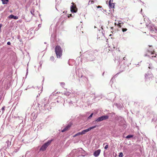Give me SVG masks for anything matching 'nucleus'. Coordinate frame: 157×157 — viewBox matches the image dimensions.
<instances>
[{
  "mask_svg": "<svg viewBox=\"0 0 157 157\" xmlns=\"http://www.w3.org/2000/svg\"><path fill=\"white\" fill-rule=\"evenodd\" d=\"M55 52L57 58H60L62 55L63 51L61 47L59 45L55 47Z\"/></svg>",
  "mask_w": 157,
  "mask_h": 157,
  "instance_id": "nucleus-1",
  "label": "nucleus"
},
{
  "mask_svg": "<svg viewBox=\"0 0 157 157\" xmlns=\"http://www.w3.org/2000/svg\"><path fill=\"white\" fill-rule=\"evenodd\" d=\"M108 118L109 116L106 115L99 117L95 121L97 122H99L102 121L104 120L107 119H108Z\"/></svg>",
  "mask_w": 157,
  "mask_h": 157,
  "instance_id": "nucleus-2",
  "label": "nucleus"
},
{
  "mask_svg": "<svg viewBox=\"0 0 157 157\" xmlns=\"http://www.w3.org/2000/svg\"><path fill=\"white\" fill-rule=\"evenodd\" d=\"M51 143V141H48L45 143L41 147L40 150L42 151H44L46 150L48 146Z\"/></svg>",
  "mask_w": 157,
  "mask_h": 157,
  "instance_id": "nucleus-3",
  "label": "nucleus"
},
{
  "mask_svg": "<svg viewBox=\"0 0 157 157\" xmlns=\"http://www.w3.org/2000/svg\"><path fill=\"white\" fill-rule=\"evenodd\" d=\"M96 126V125H95L94 126L90 127L87 129L83 130L82 132H80L81 133V135L84 134L86 132H87L90 131L91 130L95 128Z\"/></svg>",
  "mask_w": 157,
  "mask_h": 157,
  "instance_id": "nucleus-4",
  "label": "nucleus"
},
{
  "mask_svg": "<svg viewBox=\"0 0 157 157\" xmlns=\"http://www.w3.org/2000/svg\"><path fill=\"white\" fill-rule=\"evenodd\" d=\"M72 4L74 5V3L73 2ZM71 11L73 13H75L77 11V9L76 8L75 6L74 5H72L71 6Z\"/></svg>",
  "mask_w": 157,
  "mask_h": 157,
  "instance_id": "nucleus-5",
  "label": "nucleus"
},
{
  "mask_svg": "<svg viewBox=\"0 0 157 157\" xmlns=\"http://www.w3.org/2000/svg\"><path fill=\"white\" fill-rule=\"evenodd\" d=\"M101 151V150L100 149H98L95 151L94 153V156L95 157H97L98 156L100 153Z\"/></svg>",
  "mask_w": 157,
  "mask_h": 157,
  "instance_id": "nucleus-6",
  "label": "nucleus"
},
{
  "mask_svg": "<svg viewBox=\"0 0 157 157\" xmlns=\"http://www.w3.org/2000/svg\"><path fill=\"white\" fill-rule=\"evenodd\" d=\"M71 126L70 125H68L64 129L62 130V132H64L69 130Z\"/></svg>",
  "mask_w": 157,
  "mask_h": 157,
  "instance_id": "nucleus-7",
  "label": "nucleus"
},
{
  "mask_svg": "<svg viewBox=\"0 0 157 157\" xmlns=\"http://www.w3.org/2000/svg\"><path fill=\"white\" fill-rule=\"evenodd\" d=\"M147 28L150 32L152 33L154 31V27L152 25H148L147 26Z\"/></svg>",
  "mask_w": 157,
  "mask_h": 157,
  "instance_id": "nucleus-8",
  "label": "nucleus"
},
{
  "mask_svg": "<svg viewBox=\"0 0 157 157\" xmlns=\"http://www.w3.org/2000/svg\"><path fill=\"white\" fill-rule=\"evenodd\" d=\"M8 18L10 19H18V17L17 16H14L13 15L11 14L10 15L9 17Z\"/></svg>",
  "mask_w": 157,
  "mask_h": 157,
  "instance_id": "nucleus-9",
  "label": "nucleus"
},
{
  "mask_svg": "<svg viewBox=\"0 0 157 157\" xmlns=\"http://www.w3.org/2000/svg\"><path fill=\"white\" fill-rule=\"evenodd\" d=\"M151 53V56L153 57H155L156 56V54L155 53L154 51L149 52Z\"/></svg>",
  "mask_w": 157,
  "mask_h": 157,
  "instance_id": "nucleus-10",
  "label": "nucleus"
},
{
  "mask_svg": "<svg viewBox=\"0 0 157 157\" xmlns=\"http://www.w3.org/2000/svg\"><path fill=\"white\" fill-rule=\"evenodd\" d=\"M110 7L111 8H114L115 5L113 3H109Z\"/></svg>",
  "mask_w": 157,
  "mask_h": 157,
  "instance_id": "nucleus-11",
  "label": "nucleus"
},
{
  "mask_svg": "<svg viewBox=\"0 0 157 157\" xmlns=\"http://www.w3.org/2000/svg\"><path fill=\"white\" fill-rule=\"evenodd\" d=\"M2 3L4 4H7L8 3L9 0H1Z\"/></svg>",
  "mask_w": 157,
  "mask_h": 157,
  "instance_id": "nucleus-12",
  "label": "nucleus"
},
{
  "mask_svg": "<svg viewBox=\"0 0 157 157\" xmlns=\"http://www.w3.org/2000/svg\"><path fill=\"white\" fill-rule=\"evenodd\" d=\"M81 135V133L80 132H78L77 133L75 134L73 136V137H75L78 136H79V135Z\"/></svg>",
  "mask_w": 157,
  "mask_h": 157,
  "instance_id": "nucleus-13",
  "label": "nucleus"
},
{
  "mask_svg": "<svg viewBox=\"0 0 157 157\" xmlns=\"http://www.w3.org/2000/svg\"><path fill=\"white\" fill-rule=\"evenodd\" d=\"M133 136L132 135H128L126 137L127 138H130L132 137Z\"/></svg>",
  "mask_w": 157,
  "mask_h": 157,
  "instance_id": "nucleus-14",
  "label": "nucleus"
},
{
  "mask_svg": "<svg viewBox=\"0 0 157 157\" xmlns=\"http://www.w3.org/2000/svg\"><path fill=\"white\" fill-rule=\"evenodd\" d=\"M55 59V58L54 56H52L50 57V60L51 61H53Z\"/></svg>",
  "mask_w": 157,
  "mask_h": 157,
  "instance_id": "nucleus-15",
  "label": "nucleus"
},
{
  "mask_svg": "<svg viewBox=\"0 0 157 157\" xmlns=\"http://www.w3.org/2000/svg\"><path fill=\"white\" fill-rule=\"evenodd\" d=\"M90 0H88V5H90L91 4H93L94 3V2L93 0H92V1H91V2L90 3Z\"/></svg>",
  "mask_w": 157,
  "mask_h": 157,
  "instance_id": "nucleus-16",
  "label": "nucleus"
},
{
  "mask_svg": "<svg viewBox=\"0 0 157 157\" xmlns=\"http://www.w3.org/2000/svg\"><path fill=\"white\" fill-rule=\"evenodd\" d=\"M122 30L123 32H125L127 30V29L126 28H122Z\"/></svg>",
  "mask_w": 157,
  "mask_h": 157,
  "instance_id": "nucleus-17",
  "label": "nucleus"
},
{
  "mask_svg": "<svg viewBox=\"0 0 157 157\" xmlns=\"http://www.w3.org/2000/svg\"><path fill=\"white\" fill-rule=\"evenodd\" d=\"M123 155V153H122V152H120L119 153V157H122Z\"/></svg>",
  "mask_w": 157,
  "mask_h": 157,
  "instance_id": "nucleus-18",
  "label": "nucleus"
},
{
  "mask_svg": "<svg viewBox=\"0 0 157 157\" xmlns=\"http://www.w3.org/2000/svg\"><path fill=\"white\" fill-rule=\"evenodd\" d=\"M5 108V106H4L2 108V113H3L4 112Z\"/></svg>",
  "mask_w": 157,
  "mask_h": 157,
  "instance_id": "nucleus-19",
  "label": "nucleus"
},
{
  "mask_svg": "<svg viewBox=\"0 0 157 157\" xmlns=\"http://www.w3.org/2000/svg\"><path fill=\"white\" fill-rule=\"evenodd\" d=\"M93 114V113L91 114V115L88 117V119L92 117Z\"/></svg>",
  "mask_w": 157,
  "mask_h": 157,
  "instance_id": "nucleus-20",
  "label": "nucleus"
},
{
  "mask_svg": "<svg viewBox=\"0 0 157 157\" xmlns=\"http://www.w3.org/2000/svg\"><path fill=\"white\" fill-rule=\"evenodd\" d=\"M121 23H119L117 24V26L120 28H121Z\"/></svg>",
  "mask_w": 157,
  "mask_h": 157,
  "instance_id": "nucleus-21",
  "label": "nucleus"
},
{
  "mask_svg": "<svg viewBox=\"0 0 157 157\" xmlns=\"http://www.w3.org/2000/svg\"><path fill=\"white\" fill-rule=\"evenodd\" d=\"M108 147V145H106L105 147V148L106 149Z\"/></svg>",
  "mask_w": 157,
  "mask_h": 157,
  "instance_id": "nucleus-22",
  "label": "nucleus"
},
{
  "mask_svg": "<svg viewBox=\"0 0 157 157\" xmlns=\"http://www.w3.org/2000/svg\"><path fill=\"white\" fill-rule=\"evenodd\" d=\"M2 26V24H0V32L1 31V28Z\"/></svg>",
  "mask_w": 157,
  "mask_h": 157,
  "instance_id": "nucleus-23",
  "label": "nucleus"
},
{
  "mask_svg": "<svg viewBox=\"0 0 157 157\" xmlns=\"http://www.w3.org/2000/svg\"><path fill=\"white\" fill-rule=\"evenodd\" d=\"M7 44L8 45H10L11 44V43L10 42H8L7 43Z\"/></svg>",
  "mask_w": 157,
  "mask_h": 157,
  "instance_id": "nucleus-24",
  "label": "nucleus"
},
{
  "mask_svg": "<svg viewBox=\"0 0 157 157\" xmlns=\"http://www.w3.org/2000/svg\"><path fill=\"white\" fill-rule=\"evenodd\" d=\"M61 84L63 86H64V85H65V84L64 83V82H63V83H61Z\"/></svg>",
  "mask_w": 157,
  "mask_h": 157,
  "instance_id": "nucleus-25",
  "label": "nucleus"
},
{
  "mask_svg": "<svg viewBox=\"0 0 157 157\" xmlns=\"http://www.w3.org/2000/svg\"><path fill=\"white\" fill-rule=\"evenodd\" d=\"M101 7H102L100 6H97L98 8H101Z\"/></svg>",
  "mask_w": 157,
  "mask_h": 157,
  "instance_id": "nucleus-26",
  "label": "nucleus"
},
{
  "mask_svg": "<svg viewBox=\"0 0 157 157\" xmlns=\"http://www.w3.org/2000/svg\"><path fill=\"white\" fill-rule=\"evenodd\" d=\"M111 1H112V2H113V0H110L109 1V3L111 2Z\"/></svg>",
  "mask_w": 157,
  "mask_h": 157,
  "instance_id": "nucleus-27",
  "label": "nucleus"
},
{
  "mask_svg": "<svg viewBox=\"0 0 157 157\" xmlns=\"http://www.w3.org/2000/svg\"><path fill=\"white\" fill-rule=\"evenodd\" d=\"M125 57H124L123 58V59L124 60L125 59Z\"/></svg>",
  "mask_w": 157,
  "mask_h": 157,
  "instance_id": "nucleus-28",
  "label": "nucleus"
},
{
  "mask_svg": "<svg viewBox=\"0 0 157 157\" xmlns=\"http://www.w3.org/2000/svg\"><path fill=\"white\" fill-rule=\"evenodd\" d=\"M31 13H32V11H31Z\"/></svg>",
  "mask_w": 157,
  "mask_h": 157,
  "instance_id": "nucleus-29",
  "label": "nucleus"
},
{
  "mask_svg": "<svg viewBox=\"0 0 157 157\" xmlns=\"http://www.w3.org/2000/svg\"><path fill=\"white\" fill-rule=\"evenodd\" d=\"M151 46H149V47H151Z\"/></svg>",
  "mask_w": 157,
  "mask_h": 157,
  "instance_id": "nucleus-30",
  "label": "nucleus"
}]
</instances>
